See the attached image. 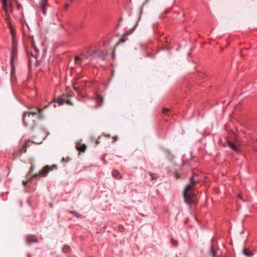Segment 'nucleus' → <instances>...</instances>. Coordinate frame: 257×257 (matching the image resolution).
Returning <instances> with one entry per match:
<instances>
[{
  "mask_svg": "<svg viewBox=\"0 0 257 257\" xmlns=\"http://www.w3.org/2000/svg\"><path fill=\"white\" fill-rule=\"evenodd\" d=\"M103 98L102 96L98 95L96 98V103L98 105L100 106L103 103Z\"/></svg>",
  "mask_w": 257,
  "mask_h": 257,
  "instance_id": "obj_16",
  "label": "nucleus"
},
{
  "mask_svg": "<svg viewBox=\"0 0 257 257\" xmlns=\"http://www.w3.org/2000/svg\"><path fill=\"white\" fill-rule=\"evenodd\" d=\"M93 54V58L98 57L101 59H104L107 55V53L105 51L98 50L95 51Z\"/></svg>",
  "mask_w": 257,
  "mask_h": 257,
  "instance_id": "obj_6",
  "label": "nucleus"
},
{
  "mask_svg": "<svg viewBox=\"0 0 257 257\" xmlns=\"http://www.w3.org/2000/svg\"><path fill=\"white\" fill-rule=\"evenodd\" d=\"M96 143L98 144H99V142L98 141H96Z\"/></svg>",
  "mask_w": 257,
  "mask_h": 257,
  "instance_id": "obj_39",
  "label": "nucleus"
},
{
  "mask_svg": "<svg viewBox=\"0 0 257 257\" xmlns=\"http://www.w3.org/2000/svg\"><path fill=\"white\" fill-rule=\"evenodd\" d=\"M175 177L177 179H178L180 178V175L178 173H176Z\"/></svg>",
  "mask_w": 257,
  "mask_h": 257,
  "instance_id": "obj_25",
  "label": "nucleus"
},
{
  "mask_svg": "<svg viewBox=\"0 0 257 257\" xmlns=\"http://www.w3.org/2000/svg\"><path fill=\"white\" fill-rule=\"evenodd\" d=\"M33 47L35 51H36V53H37V52L38 51V50L37 49V48L34 45H33Z\"/></svg>",
  "mask_w": 257,
  "mask_h": 257,
  "instance_id": "obj_30",
  "label": "nucleus"
},
{
  "mask_svg": "<svg viewBox=\"0 0 257 257\" xmlns=\"http://www.w3.org/2000/svg\"><path fill=\"white\" fill-rule=\"evenodd\" d=\"M159 26V23L157 22L156 23H154L153 26V31L154 33H158V27Z\"/></svg>",
  "mask_w": 257,
  "mask_h": 257,
  "instance_id": "obj_18",
  "label": "nucleus"
},
{
  "mask_svg": "<svg viewBox=\"0 0 257 257\" xmlns=\"http://www.w3.org/2000/svg\"><path fill=\"white\" fill-rule=\"evenodd\" d=\"M64 100L61 98L58 99L57 102L59 104H62L64 103Z\"/></svg>",
  "mask_w": 257,
  "mask_h": 257,
  "instance_id": "obj_21",
  "label": "nucleus"
},
{
  "mask_svg": "<svg viewBox=\"0 0 257 257\" xmlns=\"http://www.w3.org/2000/svg\"><path fill=\"white\" fill-rule=\"evenodd\" d=\"M33 170H34V167H33V166H32L31 167V168H30V170H29V175H29V176H30V175L31 174H32V172H33Z\"/></svg>",
  "mask_w": 257,
  "mask_h": 257,
  "instance_id": "obj_24",
  "label": "nucleus"
},
{
  "mask_svg": "<svg viewBox=\"0 0 257 257\" xmlns=\"http://www.w3.org/2000/svg\"><path fill=\"white\" fill-rule=\"evenodd\" d=\"M73 88L76 90V91H78V88L75 87V85H73Z\"/></svg>",
  "mask_w": 257,
  "mask_h": 257,
  "instance_id": "obj_33",
  "label": "nucleus"
},
{
  "mask_svg": "<svg viewBox=\"0 0 257 257\" xmlns=\"http://www.w3.org/2000/svg\"><path fill=\"white\" fill-rule=\"evenodd\" d=\"M17 6H18V9H20V7L21 6L20 5H18V4L17 5Z\"/></svg>",
  "mask_w": 257,
  "mask_h": 257,
  "instance_id": "obj_37",
  "label": "nucleus"
},
{
  "mask_svg": "<svg viewBox=\"0 0 257 257\" xmlns=\"http://www.w3.org/2000/svg\"><path fill=\"white\" fill-rule=\"evenodd\" d=\"M66 103L67 104H69V105H73V103L71 102V101L70 100H67L66 101Z\"/></svg>",
  "mask_w": 257,
  "mask_h": 257,
  "instance_id": "obj_26",
  "label": "nucleus"
},
{
  "mask_svg": "<svg viewBox=\"0 0 257 257\" xmlns=\"http://www.w3.org/2000/svg\"><path fill=\"white\" fill-rule=\"evenodd\" d=\"M242 253L244 255L248 257H251L254 255V252L252 251H251L246 248H244Z\"/></svg>",
  "mask_w": 257,
  "mask_h": 257,
  "instance_id": "obj_10",
  "label": "nucleus"
},
{
  "mask_svg": "<svg viewBox=\"0 0 257 257\" xmlns=\"http://www.w3.org/2000/svg\"><path fill=\"white\" fill-rule=\"evenodd\" d=\"M112 176L117 179H120L121 178V176L119 172L116 170H113L112 171Z\"/></svg>",
  "mask_w": 257,
  "mask_h": 257,
  "instance_id": "obj_13",
  "label": "nucleus"
},
{
  "mask_svg": "<svg viewBox=\"0 0 257 257\" xmlns=\"http://www.w3.org/2000/svg\"><path fill=\"white\" fill-rule=\"evenodd\" d=\"M44 1H41V3H40V7H41V9L42 10V12L43 13V14L45 15L46 14V9H45V7L47 6V2L46 1L45 3H44Z\"/></svg>",
  "mask_w": 257,
  "mask_h": 257,
  "instance_id": "obj_12",
  "label": "nucleus"
},
{
  "mask_svg": "<svg viewBox=\"0 0 257 257\" xmlns=\"http://www.w3.org/2000/svg\"><path fill=\"white\" fill-rule=\"evenodd\" d=\"M105 136L107 138H109L110 137V135L109 134H108V135H105Z\"/></svg>",
  "mask_w": 257,
  "mask_h": 257,
  "instance_id": "obj_36",
  "label": "nucleus"
},
{
  "mask_svg": "<svg viewBox=\"0 0 257 257\" xmlns=\"http://www.w3.org/2000/svg\"><path fill=\"white\" fill-rule=\"evenodd\" d=\"M32 143L30 141H28L27 142L25 145H24L23 148L22 149V150H21V153H26L27 152V148L28 147H29L31 146V144H32Z\"/></svg>",
  "mask_w": 257,
  "mask_h": 257,
  "instance_id": "obj_15",
  "label": "nucleus"
},
{
  "mask_svg": "<svg viewBox=\"0 0 257 257\" xmlns=\"http://www.w3.org/2000/svg\"><path fill=\"white\" fill-rule=\"evenodd\" d=\"M17 0H2L3 6L5 8L6 6H8L11 8V11L13 10V3H17Z\"/></svg>",
  "mask_w": 257,
  "mask_h": 257,
  "instance_id": "obj_7",
  "label": "nucleus"
},
{
  "mask_svg": "<svg viewBox=\"0 0 257 257\" xmlns=\"http://www.w3.org/2000/svg\"><path fill=\"white\" fill-rule=\"evenodd\" d=\"M119 230L120 232H122L124 230V227L122 225H119L118 227Z\"/></svg>",
  "mask_w": 257,
  "mask_h": 257,
  "instance_id": "obj_23",
  "label": "nucleus"
},
{
  "mask_svg": "<svg viewBox=\"0 0 257 257\" xmlns=\"http://www.w3.org/2000/svg\"><path fill=\"white\" fill-rule=\"evenodd\" d=\"M29 57H30L29 55ZM29 61H30V63H31L32 61V58L31 57H29Z\"/></svg>",
  "mask_w": 257,
  "mask_h": 257,
  "instance_id": "obj_34",
  "label": "nucleus"
},
{
  "mask_svg": "<svg viewBox=\"0 0 257 257\" xmlns=\"http://www.w3.org/2000/svg\"><path fill=\"white\" fill-rule=\"evenodd\" d=\"M3 9L5 11V14H6V23H7L8 24V27L11 29V33H12L13 32V30H12V25H11V24L10 23V16L9 15V13H12L13 10L11 11V8L8 6H6V8L4 7V6H3Z\"/></svg>",
  "mask_w": 257,
  "mask_h": 257,
  "instance_id": "obj_5",
  "label": "nucleus"
},
{
  "mask_svg": "<svg viewBox=\"0 0 257 257\" xmlns=\"http://www.w3.org/2000/svg\"><path fill=\"white\" fill-rule=\"evenodd\" d=\"M17 48L14 46L13 48L12 51L11 52V65L13 67L14 65V62L15 59L17 57Z\"/></svg>",
  "mask_w": 257,
  "mask_h": 257,
  "instance_id": "obj_8",
  "label": "nucleus"
},
{
  "mask_svg": "<svg viewBox=\"0 0 257 257\" xmlns=\"http://www.w3.org/2000/svg\"><path fill=\"white\" fill-rule=\"evenodd\" d=\"M93 58V54L86 55L84 53H81L80 56H76L75 57V62L79 65H80L82 62L86 59L92 60Z\"/></svg>",
  "mask_w": 257,
  "mask_h": 257,
  "instance_id": "obj_4",
  "label": "nucleus"
},
{
  "mask_svg": "<svg viewBox=\"0 0 257 257\" xmlns=\"http://www.w3.org/2000/svg\"><path fill=\"white\" fill-rule=\"evenodd\" d=\"M150 175L152 177V180L155 179L157 178L156 174H153L152 173H150Z\"/></svg>",
  "mask_w": 257,
  "mask_h": 257,
  "instance_id": "obj_22",
  "label": "nucleus"
},
{
  "mask_svg": "<svg viewBox=\"0 0 257 257\" xmlns=\"http://www.w3.org/2000/svg\"><path fill=\"white\" fill-rule=\"evenodd\" d=\"M227 143L228 147L231 148L232 150L235 152L238 151V148L237 146L235 145H234L232 142H231L230 141H227Z\"/></svg>",
  "mask_w": 257,
  "mask_h": 257,
  "instance_id": "obj_14",
  "label": "nucleus"
},
{
  "mask_svg": "<svg viewBox=\"0 0 257 257\" xmlns=\"http://www.w3.org/2000/svg\"><path fill=\"white\" fill-rule=\"evenodd\" d=\"M167 171L169 173H171V170L170 169H167Z\"/></svg>",
  "mask_w": 257,
  "mask_h": 257,
  "instance_id": "obj_35",
  "label": "nucleus"
},
{
  "mask_svg": "<svg viewBox=\"0 0 257 257\" xmlns=\"http://www.w3.org/2000/svg\"><path fill=\"white\" fill-rule=\"evenodd\" d=\"M200 182V179L199 176L193 173L190 178V182L186 185L183 193L184 197L187 203L191 204L192 202L193 198L195 195L193 188L196 184L199 183Z\"/></svg>",
  "mask_w": 257,
  "mask_h": 257,
  "instance_id": "obj_1",
  "label": "nucleus"
},
{
  "mask_svg": "<svg viewBox=\"0 0 257 257\" xmlns=\"http://www.w3.org/2000/svg\"><path fill=\"white\" fill-rule=\"evenodd\" d=\"M170 12V10H167L164 12V15H167L168 13Z\"/></svg>",
  "mask_w": 257,
  "mask_h": 257,
  "instance_id": "obj_31",
  "label": "nucleus"
},
{
  "mask_svg": "<svg viewBox=\"0 0 257 257\" xmlns=\"http://www.w3.org/2000/svg\"><path fill=\"white\" fill-rule=\"evenodd\" d=\"M238 198H240V199H242L241 195L240 194L238 195Z\"/></svg>",
  "mask_w": 257,
  "mask_h": 257,
  "instance_id": "obj_32",
  "label": "nucleus"
},
{
  "mask_svg": "<svg viewBox=\"0 0 257 257\" xmlns=\"http://www.w3.org/2000/svg\"><path fill=\"white\" fill-rule=\"evenodd\" d=\"M75 148L77 150L79 151L80 152H84L86 149V146L84 144L78 143H77Z\"/></svg>",
  "mask_w": 257,
  "mask_h": 257,
  "instance_id": "obj_9",
  "label": "nucleus"
},
{
  "mask_svg": "<svg viewBox=\"0 0 257 257\" xmlns=\"http://www.w3.org/2000/svg\"><path fill=\"white\" fill-rule=\"evenodd\" d=\"M69 246H68V245H65L64 246L63 248H62V250L64 252H67L69 251Z\"/></svg>",
  "mask_w": 257,
  "mask_h": 257,
  "instance_id": "obj_20",
  "label": "nucleus"
},
{
  "mask_svg": "<svg viewBox=\"0 0 257 257\" xmlns=\"http://www.w3.org/2000/svg\"><path fill=\"white\" fill-rule=\"evenodd\" d=\"M62 161H65V160L64 159V158H62Z\"/></svg>",
  "mask_w": 257,
  "mask_h": 257,
  "instance_id": "obj_38",
  "label": "nucleus"
},
{
  "mask_svg": "<svg viewBox=\"0 0 257 257\" xmlns=\"http://www.w3.org/2000/svg\"><path fill=\"white\" fill-rule=\"evenodd\" d=\"M26 241L28 243L31 244L33 242H36L37 240L35 237L32 235H29L26 237Z\"/></svg>",
  "mask_w": 257,
  "mask_h": 257,
  "instance_id": "obj_11",
  "label": "nucleus"
},
{
  "mask_svg": "<svg viewBox=\"0 0 257 257\" xmlns=\"http://www.w3.org/2000/svg\"><path fill=\"white\" fill-rule=\"evenodd\" d=\"M69 212L73 214L75 216H76L77 218H80L81 217V215L75 211H69Z\"/></svg>",
  "mask_w": 257,
  "mask_h": 257,
  "instance_id": "obj_19",
  "label": "nucleus"
},
{
  "mask_svg": "<svg viewBox=\"0 0 257 257\" xmlns=\"http://www.w3.org/2000/svg\"><path fill=\"white\" fill-rule=\"evenodd\" d=\"M69 6V4L66 3V4H65V5L64 6V9H65V10H67V9L68 8Z\"/></svg>",
  "mask_w": 257,
  "mask_h": 257,
  "instance_id": "obj_27",
  "label": "nucleus"
},
{
  "mask_svg": "<svg viewBox=\"0 0 257 257\" xmlns=\"http://www.w3.org/2000/svg\"><path fill=\"white\" fill-rule=\"evenodd\" d=\"M70 2H72L73 0H69Z\"/></svg>",
  "mask_w": 257,
  "mask_h": 257,
  "instance_id": "obj_42",
  "label": "nucleus"
},
{
  "mask_svg": "<svg viewBox=\"0 0 257 257\" xmlns=\"http://www.w3.org/2000/svg\"><path fill=\"white\" fill-rule=\"evenodd\" d=\"M57 167L56 165H52L51 166H46L42 170H41L38 173H36L31 176H29V175H27L26 178L28 179L27 181H23V185L24 186H26L28 183L29 180L31 179L32 178H36L39 179L40 177H46L49 172L50 171L53 170V169H56Z\"/></svg>",
  "mask_w": 257,
  "mask_h": 257,
  "instance_id": "obj_3",
  "label": "nucleus"
},
{
  "mask_svg": "<svg viewBox=\"0 0 257 257\" xmlns=\"http://www.w3.org/2000/svg\"><path fill=\"white\" fill-rule=\"evenodd\" d=\"M121 42H124L123 40H122V39L121 40Z\"/></svg>",
  "mask_w": 257,
  "mask_h": 257,
  "instance_id": "obj_41",
  "label": "nucleus"
},
{
  "mask_svg": "<svg viewBox=\"0 0 257 257\" xmlns=\"http://www.w3.org/2000/svg\"><path fill=\"white\" fill-rule=\"evenodd\" d=\"M30 54H31V56L33 58H34V59H36V54H35V55H34V54H32V53H30Z\"/></svg>",
  "mask_w": 257,
  "mask_h": 257,
  "instance_id": "obj_29",
  "label": "nucleus"
},
{
  "mask_svg": "<svg viewBox=\"0 0 257 257\" xmlns=\"http://www.w3.org/2000/svg\"><path fill=\"white\" fill-rule=\"evenodd\" d=\"M112 139L113 140V142L116 141L117 140V136H114V137H112Z\"/></svg>",
  "mask_w": 257,
  "mask_h": 257,
  "instance_id": "obj_28",
  "label": "nucleus"
},
{
  "mask_svg": "<svg viewBox=\"0 0 257 257\" xmlns=\"http://www.w3.org/2000/svg\"><path fill=\"white\" fill-rule=\"evenodd\" d=\"M163 49H164V48L162 47L161 50H162Z\"/></svg>",
  "mask_w": 257,
  "mask_h": 257,
  "instance_id": "obj_40",
  "label": "nucleus"
},
{
  "mask_svg": "<svg viewBox=\"0 0 257 257\" xmlns=\"http://www.w3.org/2000/svg\"><path fill=\"white\" fill-rule=\"evenodd\" d=\"M43 109L38 108L37 111L25 112L23 114V120L25 125H33L34 123V117L38 115L39 118H42L41 115Z\"/></svg>",
  "mask_w": 257,
  "mask_h": 257,
  "instance_id": "obj_2",
  "label": "nucleus"
},
{
  "mask_svg": "<svg viewBox=\"0 0 257 257\" xmlns=\"http://www.w3.org/2000/svg\"><path fill=\"white\" fill-rule=\"evenodd\" d=\"M162 114H166L169 116L171 114L170 110L168 108H164L162 110Z\"/></svg>",
  "mask_w": 257,
  "mask_h": 257,
  "instance_id": "obj_17",
  "label": "nucleus"
}]
</instances>
